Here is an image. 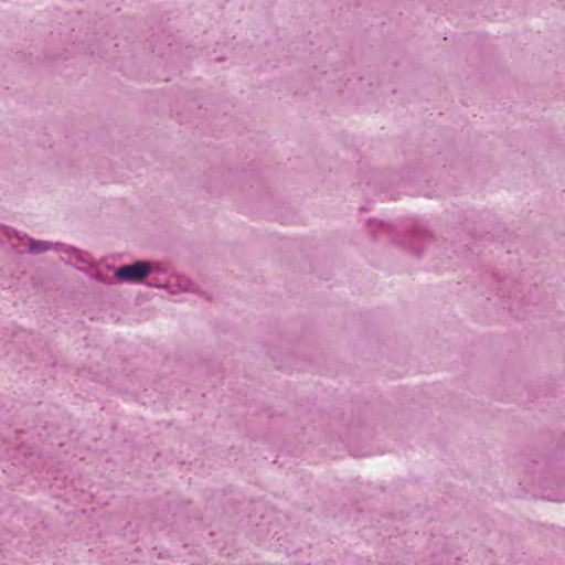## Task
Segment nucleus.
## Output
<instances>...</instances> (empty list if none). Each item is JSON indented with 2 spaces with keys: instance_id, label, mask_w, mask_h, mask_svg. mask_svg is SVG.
<instances>
[{
  "instance_id": "3",
  "label": "nucleus",
  "mask_w": 565,
  "mask_h": 565,
  "mask_svg": "<svg viewBox=\"0 0 565 565\" xmlns=\"http://www.w3.org/2000/svg\"><path fill=\"white\" fill-rule=\"evenodd\" d=\"M546 499H547V500H550V501H561V500H563L564 498H562V497H550V495H548V497H546Z\"/></svg>"
},
{
  "instance_id": "4",
  "label": "nucleus",
  "mask_w": 565,
  "mask_h": 565,
  "mask_svg": "<svg viewBox=\"0 0 565 565\" xmlns=\"http://www.w3.org/2000/svg\"><path fill=\"white\" fill-rule=\"evenodd\" d=\"M157 287H158V288H163V289H167V288H168V286H167V285H158Z\"/></svg>"
},
{
  "instance_id": "5",
  "label": "nucleus",
  "mask_w": 565,
  "mask_h": 565,
  "mask_svg": "<svg viewBox=\"0 0 565 565\" xmlns=\"http://www.w3.org/2000/svg\"><path fill=\"white\" fill-rule=\"evenodd\" d=\"M153 271H160V268L158 266H153Z\"/></svg>"
},
{
  "instance_id": "1",
  "label": "nucleus",
  "mask_w": 565,
  "mask_h": 565,
  "mask_svg": "<svg viewBox=\"0 0 565 565\" xmlns=\"http://www.w3.org/2000/svg\"><path fill=\"white\" fill-rule=\"evenodd\" d=\"M153 271L151 263L138 260L129 265H124L115 270V277L122 281L137 282L148 277Z\"/></svg>"
},
{
  "instance_id": "2",
  "label": "nucleus",
  "mask_w": 565,
  "mask_h": 565,
  "mask_svg": "<svg viewBox=\"0 0 565 565\" xmlns=\"http://www.w3.org/2000/svg\"><path fill=\"white\" fill-rule=\"evenodd\" d=\"M28 239V252L30 254H42V253H45L50 249H55V250H63V252H66V253H70V254H75L77 253V249L74 248V247H65L63 244L61 243H55V244H52L50 242H46V241H36V239H33V238H26Z\"/></svg>"
}]
</instances>
